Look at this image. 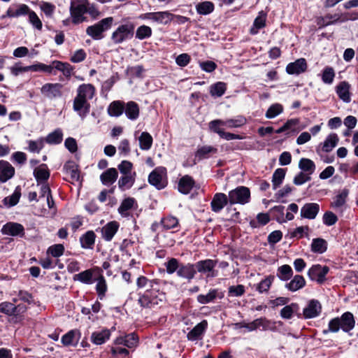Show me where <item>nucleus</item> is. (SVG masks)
I'll list each match as a JSON object with an SVG mask.
<instances>
[{
	"label": "nucleus",
	"mask_w": 358,
	"mask_h": 358,
	"mask_svg": "<svg viewBox=\"0 0 358 358\" xmlns=\"http://www.w3.org/2000/svg\"><path fill=\"white\" fill-rule=\"evenodd\" d=\"M95 88L91 84H83L78 87L73 108L82 119L90 112V105L88 101L93 98Z\"/></svg>",
	"instance_id": "nucleus-1"
},
{
	"label": "nucleus",
	"mask_w": 358,
	"mask_h": 358,
	"mask_svg": "<svg viewBox=\"0 0 358 358\" xmlns=\"http://www.w3.org/2000/svg\"><path fill=\"white\" fill-rule=\"evenodd\" d=\"M134 29L135 25L132 22L122 23L113 31L110 40L115 45L131 40L134 36Z\"/></svg>",
	"instance_id": "nucleus-2"
},
{
	"label": "nucleus",
	"mask_w": 358,
	"mask_h": 358,
	"mask_svg": "<svg viewBox=\"0 0 358 358\" xmlns=\"http://www.w3.org/2000/svg\"><path fill=\"white\" fill-rule=\"evenodd\" d=\"M355 320L350 312L344 313L341 317H336L330 320L329 331L338 332L341 329L345 332H349L354 329Z\"/></svg>",
	"instance_id": "nucleus-3"
},
{
	"label": "nucleus",
	"mask_w": 358,
	"mask_h": 358,
	"mask_svg": "<svg viewBox=\"0 0 358 358\" xmlns=\"http://www.w3.org/2000/svg\"><path fill=\"white\" fill-rule=\"evenodd\" d=\"M164 294L160 292L157 288L151 287L147 289L145 292L139 297L138 303L142 307L152 308L162 303Z\"/></svg>",
	"instance_id": "nucleus-4"
},
{
	"label": "nucleus",
	"mask_w": 358,
	"mask_h": 358,
	"mask_svg": "<svg viewBox=\"0 0 358 358\" xmlns=\"http://www.w3.org/2000/svg\"><path fill=\"white\" fill-rule=\"evenodd\" d=\"M113 21L114 20L112 17L103 18L97 23L88 27L86 29V33L93 39L100 40L103 37V33L110 29Z\"/></svg>",
	"instance_id": "nucleus-5"
},
{
	"label": "nucleus",
	"mask_w": 358,
	"mask_h": 358,
	"mask_svg": "<svg viewBox=\"0 0 358 358\" xmlns=\"http://www.w3.org/2000/svg\"><path fill=\"white\" fill-rule=\"evenodd\" d=\"M229 203L230 205L241 204L244 205L250 201V191L249 188L244 186H239L231 191L228 194Z\"/></svg>",
	"instance_id": "nucleus-6"
},
{
	"label": "nucleus",
	"mask_w": 358,
	"mask_h": 358,
	"mask_svg": "<svg viewBox=\"0 0 358 358\" xmlns=\"http://www.w3.org/2000/svg\"><path fill=\"white\" fill-rule=\"evenodd\" d=\"M173 15L169 11H159L143 13L139 18L152 24H167L173 20Z\"/></svg>",
	"instance_id": "nucleus-7"
},
{
	"label": "nucleus",
	"mask_w": 358,
	"mask_h": 358,
	"mask_svg": "<svg viewBox=\"0 0 358 358\" xmlns=\"http://www.w3.org/2000/svg\"><path fill=\"white\" fill-rule=\"evenodd\" d=\"M87 0H73L71 1L70 13L74 24H80L85 21L84 15L87 13Z\"/></svg>",
	"instance_id": "nucleus-8"
},
{
	"label": "nucleus",
	"mask_w": 358,
	"mask_h": 358,
	"mask_svg": "<svg viewBox=\"0 0 358 358\" xmlns=\"http://www.w3.org/2000/svg\"><path fill=\"white\" fill-rule=\"evenodd\" d=\"M166 175V169L163 167H158L150 173L148 181L157 189H164L167 185Z\"/></svg>",
	"instance_id": "nucleus-9"
},
{
	"label": "nucleus",
	"mask_w": 358,
	"mask_h": 358,
	"mask_svg": "<svg viewBox=\"0 0 358 358\" xmlns=\"http://www.w3.org/2000/svg\"><path fill=\"white\" fill-rule=\"evenodd\" d=\"M329 271V268L327 266L315 264L309 268L308 275L311 280H315L318 283L322 284L326 280V275Z\"/></svg>",
	"instance_id": "nucleus-10"
},
{
	"label": "nucleus",
	"mask_w": 358,
	"mask_h": 358,
	"mask_svg": "<svg viewBox=\"0 0 358 358\" xmlns=\"http://www.w3.org/2000/svg\"><path fill=\"white\" fill-rule=\"evenodd\" d=\"M62 85L60 83H46L41 88V92L46 98L55 99L62 96Z\"/></svg>",
	"instance_id": "nucleus-11"
},
{
	"label": "nucleus",
	"mask_w": 358,
	"mask_h": 358,
	"mask_svg": "<svg viewBox=\"0 0 358 358\" xmlns=\"http://www.w3.org/2000/svg\"><path fill=\"white\" fill-rule=\"evenodd\" d=\"M322 310L320 303L315 299L310 300L307 306L303 308V315L304 318L310 319L320 315Z\"/></svg>",
	"instance_id": "nucleus-12"
},
{
	"label": "nucleus",
	"mask_w": 358,
	"mask_h": 358,
	"mask_svg": "<svg viewBox=\"0 0 358 358\" xmlns=\"http://www.w3.org/2000/svg\"><path fill=\"white\" fill-rule=\"evenodd\" d=\"M216 262L212 259H206L198 262L195 268L199 273H208V277H215L217 275L214 271Z\"/></svg>",
	"instance_id": "nucleus-13"
},
{
	"label": "nucleus",
	"mask_w": 358,
	"mask_h": 358,
	"mask_svg": "<svg viewBox=\"0 0 358 358\" xmlns=\"http://www.w3.org/2000/svg\"><path fill=\"white\" fill-rule=\"evenodd\" d=\"M229 203V196L224 193H216L211 201V210L215 213L220 212Z\"/></svg>",
	"instance_id": "nucleus-14"
},
{
	"label": "nucleus",
	"mask_w": 358,
	"mask_h": 358,
	"mask_svg": "<svg viewBox=\"0 0 358 358\" xmlns=\"http://www.w3.org/2000/svg\"><path fill=\"white\" fill-rule=\"evenodd\" d=\"M320 211V206L316 203H308L301 208L300 214L303 218L313 220Z\"/></svg>",
	"instance_id": "nucleus-15"
},
{
	"label": "nucleus",
	"mask_w": 358,
	"mask_h": 358,
	"mask_svg": "<svg viewBox=\"0 0 358 358\" xmlns=\"http://www.w3.org/2000/svg\"><path fill=\"white\" fill-rule=\"evenodd\" d=\"M307 63L305 59L300 58L294 62H291L286 66V71L290 75H299L306 71Z\"/></svg>",
	"instance_id": "nucleus-16"
},
{
	"label": "nucleus",
	"mask_w": 358,
	"mask_h": 358,
	"mask_svg": "<svg viewBox=\"0 0 358 358\" xmlns=\"http://www.w3.org/2000/svg\"><path fill=\"white\" fill-rule=\"evenodd\" d=\"M24 227L19 223L8 222L4 224L1 229V231L5 235L8 236H21L24 235Z\"/></svg>",
	"instance_id": "nucleus-17"
},
{
	"label": "nucleus",
	"mask_w": 358,
	"mask_h": 358,
	"mask_svg": "<svg viewBox=\"0 0 358 358\" xmlns=\"http://www.w3.org/2000/svg\"><path fill=\"white\" fill-rule=\"evenodd\" d=\"M350 85L346 81L341 82L336 87V92L341 100L344 103H350L351 101V93L350 92Z\"/></svg>",
	"instance_id": "nucleus-18"
},
{
	"label": "nucleus",
	"mask_w": 358,
	"mask_h": 358,
	"mask_svg": "<svg viewBox=\"0 0 358 358\" xmlns=\"http://www.w3.org/2000/svg\"><path fill=\"white\" fill-rule=\"evenodd\" d=\"M119 227L120 225L117 222H109L101 229L102 238L106 241H110L117 233Z\"/></svg>",
	"instance_id": "nucleus-19"
},
{
	"label": "nucleus",
	"mask_w": 358,
	"mask_h": 358,
	"mask_svg": "<svg viewBox=\"0 0 358 358\" xmlns=\"http://www.w3.org/2000/svg\"><path fill=\"white\" fill-rule=\"evenodd\" d=\"M15 174V169L12 165L3 160H0V182H6Z\"/></svg>",
	"instance_id": "nucleus-20"
},
{
	"label": "nucleus",
	"mask_w": 358,
	"mask_h": 358,
	"mask_svg": "<svg viewBox=\"0 0 358 358\" xmlns=\"http://www.w3.org/2000/svg\"><path fill=\"white\" fill-rule=\"evenodd\" d=\"M194 185V179L191 176L185 175L179 180L178 189L180 193L187 194L191 192Z\"/></svg>",
	"instance_id": "nucleus-21"
},
{
	"label": "nucleus",
	"mask_w": 358,
	"mask_h": 358,
	"mask_svg": "<svg viewBox=\"0 0 358 358\" xmlns=\"http://www.w3.org/2000/svg\"><path fill=\"white\" fill-rule=\"evenodd\" d=\"M208 327V322L203 320L197 324L188 334L187 339L194 341L199 340Z\"/></svg>",
	"instance_id": "nucleus-22"
},
{
	"label": "nucleus",
	"mask_w": 358,
	"mask_h": 358,
	"mask_svg": "<svg viewBox=\"0 0 358 358\" xmlns=\"http://www.w3.org/2000/svg\"><path fill=\"white\" fill-rule=\"evenodd\" d=\"M224 294L218 289H211L206 294H199L197 296V301L201 304H206L214 301L217 298L222 299Z\"/></svg>",
	"instance_id": "nucleus-23"
},
{
	"label": "nucleus",
	"mask_w": 358,
	"mask_h": 358,
	"mask_svg": "<svg viewBox=\"0 0 358 358\" xmlns=\"http://www.w3.org/2000/svg\"><path fill=\"white\" fill-rule=\"evenodd\" d=\"M196 273L195 266L192 264H181L178 270L177 275L180 278H183L190 280L194 278Z\"/></svg>",
	"instance_id": "nucleus-24"
},
{
	"label": "nucleus",
	"mask_w": 358,
	"mask_h": 358,
	"mask_svg": "<svg viewBox=\"0 0 358 358\" xmlns=\"http://www.w3.org/2000/svg\"><path fill=\"white\" fill-rule=\"evenodd\" d=\"M110 330L107 329L94 331L92 334L91 341L95 345H101L110 338Z\"/></svg>",
	"instance_id": "nucleus-25"
},
{
	"label": "nucleus",
	"mask_w": 358,
	"mask_h": 358,
	"mask_svg": "<svg viewBox=\"0 0 358 358\" xmlns=\"http://www.w3.org/2000/svg\"><path fill=\"white\" fill-rule=\"evenodd\" d=\"M124 111L127 117L131 120H135L139 116L138 105L132 101L127 102L124 106Z\"/></svg>",
	"instance_id": "nucleus-26"
},
{
	"label": "nucleus",
	"mask_w": 358,
	"mask_h": 358,
	"mask_svg": "<svg viewBox=\"0 0 358 358\" xmlns=\"http://www.w3.org/2000/svg\"><path fill=\"white\" fill-rule=\"evenodd\" d=\"M34 176L38 183L45 182L50 177V172L45 164L39 165L34 170Z\"/></svg>",
	"instance_id": "nucleus-27"
},
{
	"label": "nucleus",
	"mask_w": 358,
	"mask_h": 358,
	"mask_svg": "<svg viewBox=\"0 0 358 358\" xmlns=\"http://www.w3.org/2000/svg\"><path fill=\"white\" fill-rule=\"evenodd\" d=\"M136 204V200L132 197L124 199L118 208V213L123 217H127L129 215V210L132 209Z\"/></svg>",
	"instance_id": "nucleus-28"
},
{
	"label": "nucleus",
	"mask_w": 358,
	"mask_h": 358,
	"mask_svg": "<svg viewBox=\"0 0 358 358\" xmlns=\"http://www.w3.org/2000/svg\"><path fill=\"white\" fill-rule=\"evenodd\" d=\"M29 7L26 4H20L16 8L10 7L6 11V16L8 17H19L27 15L29 13Z\"/></svg>",
	"instance_id": "nucleus-29"
},
{
	"label": "nucleus",
	"mask_w": 358,
	"mask_h": 358,
	"mask_svg": "<svg viewBox=\"0 0 358 358\" xmlns=\"http://www.w3.org/2000/svg\"><path fill=\"white\" fill-rule=\"evenodd\" d=\"M118 176V173L115 168H110L104 171L100 176L101 182L104 185H110L114 183Z\"/></svg>",
	"instance_id": "nucleus-30"
},
{
	"label": "nucleus",
	"mask_w": 358,
	"mask_h": 358,
	"mask_svg": "<svg viewBox=\"0 0 358 358\" xmlns=\"http://www.w3.org/2000/svg\"><path fill=\"white\" fill-rule=\"evenodd\" d=\"M306 285V280L302 275H296L293 279L285 285V287L291 292H296Z\"/></svg>",
	"instance_id": "nucleus-31"
},
{
	"label": "nucleus",
	"mask_w": 358,
	"mask_h": 358,
	"mask_svg": "<svg viewBox=\"0 0 358 358\" xmlns=\"http://www.w3.org/2000/svg\"><path fill=\"white\" fill-rule=\"evenodd\" d=\"M54 69L61 71L65 77H70L73 68L69 63L55 60L52 61V71Z\"/></svg>",
	"instance_id": "nucleus-32"
},
{
	"label": "nucleus",
	"mask_w": 358,
	"mask_h": 358,
	"mask_svg": "<svg viewBox=\"0 0 358 358\" xmlns=\"http://www.w3.org/2000/svg\"><path fill=\"white\" fill-rule=\"evenodd\" d=\"M340 17L339 14H328L324 17H318L317 19V24L320 27H324L338 22Z\"/></svg>",
	"instance_id": "nucleus-33"
},
{
	"label": "nucleus",
	"mask_w": 358,
	"mask_h": 358,
	"mask_svg": "<svg viewBox=\"0 0 358 358\" xmlns=\"http://www.w3.org/2000/svg\"><path fill=\"white\" fill-rule=\"evenodd\" d=\"M95 234L92 231H88L80 238V244L83 248L89 249L92 248L95 242Z\"/></svg>",
	"instance_id": "nucleus-34"
},
{
	"label": "nucleus",
	"mask_w": 358,
	"mask_h": 358,
	"mask_svg": "<svg viewBox=\"0 0 358 358\" xmlns=\"http://www.w3.org/2000/svg\"><path fill=\"white\" fill-rule=\"evenodd\" d=\"M299 168L302 172L308 173L311 176L315 170V164L313 161L310 159L302 158L299 162Z\"/></svg>",
	"instance_id": "nucleus-35"
},
{
	"label": "nucleus",
	"mask_w": 358,
	"mask_h": 358,
	"mask_svg": "<svg viewBox=\"0 0 358 358\" xmlns=\"http://www.w3.org/2000/svg\"><path fill=\"white\" fill-rule=\"evenodd\" d=\"M75 280L81 282L82 283L91 285L93 283V271L92 269H87L83 272H80L73 277Z\"/></svg>",
	"instance_id": "nucleus-36"
},
{
	"label": "nucleus",
	"mask_w": 358,
	"mask_h": 358,
	"mask_svg": "<svg viewBox=\"0 0 358 358\" xmlns=\"http://www.w3.org/2000/svg\"><path fill=\"white\" fill-rule=\"evenodd\" d=\"M338 142V137L336 134H329L323 143L322 150L329 152L334 148Z\"/></svg>",
	"instance_id": "nucleus-37"
},
{
	"label": "nucleus",
	"mask_w": 358,
	"mask_h": 358,
	"mask_svg": "<svg viewBox=\"0 0 358 358\" xmlns=\"http://www.w3.org/2000/svg\"><path fill=\"white\" fill-rule=\"evenodd\" d=\"M299 309V305L296 303H292L283 307L280 313V317L283 319H291L294 313Z\"/></svg>",
	"instance_id": "nucleus-38"
},
{
	"label": "nucleus",
	"mask_w": 358,
	"mask_h": 358,
	"mask_svg": "<svg viewBox=\"0 0 358 358\" xmlns=\"http://www.w3.org/2000/svg\"><path fill=\"white\" fill-rule=\"evenodd\" d=\"M124 103L120 101L112 102L108 108L109 115L113 117L120 116L124 111Z\"/></svg>",
	"instance_id": "nucleus-39"
},
{
	"label": "nucleus",
	"mask_w": 358,
	"mask_h": 358,
	"mask_svg": "<svg viewBox=\"0 0 358 358\" xmlns=\"http://www.w3.org/2000/svg\"><path fill=\"white\" fill-rule=\"evenodd\" d=\"M138 141L139 147L141 150H148L152 147L153 140L152 136L148 132H142Z\"/></svg>",
	"instance_id": "nucleus-40"
},
{
	"label": "nucleus",
	"mask_w": 358,
	"mask_h": 358,
	"mask_svg": "<svg viewBox=\"0 0 358 358\" xmlns=\"http://www.w3.org/2000/svg\"><path fill=\"white\" fill-rule=\"evenodd\" d=\"M196 10L199 14L206 15L214 10V4L208 1L199 3L196 5Z\"/></svg>",
	"instance_id": "nucleus-41"
},
{
	"label": "nucleus",
	"mask_w": 358,
	"mask_h": 358,
	"mask_svg": "<svg viewBox=\"0 0 358 358\" xmlns=\"http://www.w3.org/2000/svg\"><path fill=\"white\" fill-rule=\"evenodd\" d=\"M77 334L78 333L75 330H71L69 331L62 336V343L66 346L76 345L78 342V337L77 336Z\"/></svg>",
	"instance_id": "nucleus-42"
},
{
	"label": "nucleus",
	"mask_w": 358,
	"mask_h": 358,
	"mask_svg": "<svg viewBox=\"0 0 358 358\" xmlns=\"http://www.w3.org/2000/svg\"><path fill=\"white\" fill-rule=\"evenodd\" d=\"M327 248V243L325 240L322 238H315L311 243V250L313 252L322 254Z\"/></svg>",
	"instance_id": "nucleus-43"
},
{
	"label": "nucleus",
	"mask_w": 358,
	"mask_h": 358,
	"mask_svg": "<svg viewBox=\"0 0 358 358\" xmlns=\"http://www.w3.org/2000/svg\"><path fill=\"white\" fill-rule=\"evenodd\" d=\"M227 85L223 82H217L210 87V94L212 96L220 97L226 92Z\"/></svg>",
	"instance_id": "nucleus-44"
},
{
	"label": "nucleus",
	"mask_w": 358,
	"mask_h": 358,
	"mask_svg": "<svg viewBox=\"0 0 358 358\" xmlns=\"http://www.w3.org/2000/svg\"><path fill=\"white\" fill-rule=\"evenodd\" d=\"M293 271L290 266L287 264L282 265L278 268L277 276L283 281H287L291 278Z\"/></svg>",
	"instance_id": "nucleus-45"
},
{
	"label": "nucleus",
	"mask_w": 358,
	"mask_h": 358,
	"mask_svg": "<svg viewBox=\"0 0 358 358\" xmlns=\"http://www.w3.org/2000/svg\"><path fill=\"white\" fill-rule=\"evenodd\" d=\"M335 71L331 66H326L322 73V80L324 84L331 85L335 78Z\"/></svg>",
	"instance_id": "nucleus-46"
},
{
	"label": "nucleus",
	"mask_w": 358,
	"mask_h": 358,
	"mask_svg": "<svg viewBox=\"0 0 358 358\" xmlns=\"http://www.w3.org/2000/svg\"><path fill=\"white\" fill-rule=\"evenodd\" d=\"M31 71L34 72H45L49 74L55 75V72H52V62L50 65L45 64L43 63H36L29 66Z\"/></svg>",
	"instance_id": "nucleus-47"
},
{
	"label": "nucleus",
	"mask_w": 358,
	"mask_h": 358,
	"mask_svg": "<svg viewBox=\"0 0 358 358\" xmlns=\"http://www.w3.org/2000/svg\"><path fill=\"white\" fill-rule=\"evenodd\" d=\"M283 112V106L280 103L272 104L266 112L265 116L268 119H273Z\"/></svg>",
	"instance_id": "nucleus-48"
},
{
	"label": "nucleus",
	"mask_w": 358,
	"mask_h": 358,
	"mask_svg": "<svg viewBox=\"0 0 358 358\" xmlns=\"http://www.w3.org/2000/svg\"><path fill=\"white\" fill-rule=\"evenodd\" d=\"M285 176L284 169H277L273 174L272 183L273 189L278 188L282 182Z\"/></svg>",
	"instance_id": "nucleus-49"
},
{
	"label": "nucleus",
	"mask_w": 358,
	"mask_h": 358,
	"mask_svg": "<svg viewBox=\"0 0 358 358\" xmlns=\"http://www.w3.org/2000/svg\"><path fill=\"white\" fill-rule=\"evenodd\" d=\"M20 196V191L17 188L10 196L3 199V204L7 207L14 206L19 202Z\"/></svg>",
	"instance_id": "nucleus-50"
},
{
	"label": "nucleus",
	"mask_w": 358,
	"mask_h": 358,
	"mask_svg": "<svg viewBox=\"0 0 358 358\" xmlns=\"http://www.w3.org/2000/svg\"><path fill=\"white\" fill-rule=\"evenodd\" d=\"M246 123V119L241 115L236 116L233 118L227 119L226 127L228 129L238 128Z\"/></svg>",
	"instance_id": "nucleus-51"
},
{
	"label": "nucleus",
	"mask_w": 358,
	"mask_h": 358,
	"mask_svg": "<svg viewBox=\"0 0 358 358\" xmlns=\"http://www.w3.org/2000/svg\"><path fill=\"white\" fill-rule=\"evenodd\" d=\"M152 29L146 25L138 27L136 31V38L139 40L148 38L152 36Z\"/></svg>",
	"instance_id": "nucleus-52"
},
{
	"label": "nucleus",
	"mask_w": 358,
	"mask_h": 358,
	"mask_svg": "<svg viewBox=\"0 0 358 358\" xmlns=\"http://www.w3.org/2000/svg\"><path fill=\"white\" fill-rule=\"evenodd\" d=\"M273 276L269 275L266 277L257 284V290L261 294L267 292L273 283Z\"/></svg>",
	"instance_id": "nucleus-53"
},
{
	"label": "nucleus",
	"mask_w": 358,
	"mask_h": 358,
	"mask_svg": "<svg viewBox=\"0 0 358 358\" xmlns=\"http://www.w3.org/2000/svg\"><path fill=\"white\" fill-rule=\"evenodd\" d=\"M28 150L31 152L39 153L44 146L43 138H38L36 141H28Z\"/></svg>",
	"instance_id": "nucleus-54"
},
{
	"label": "nucleus",
	"mask_w": 358,
	"mask_h": 358,
	"mask_svg": "<svg viewBox=\"0 0 358 358\" xmlns=\"http://www.w3.org/2000/svg\"><path fill=\"white\" fill-rule=\"evenodd\" d=\"M134 182V179L131 176L125 175L120 178L118 186L121 190L124 191L131 187Z\"/></svg>",
	"instance_id": "nucleus-55"
},
{
	"label": "nucleus",
	"mask_w": 358,
	"mask_h": 358,
	"mask_svg": "<svg viewBox=\"0 0 358 358\" xmlns=\"http://www.w3.org/2000/svg\"><path fill=\"white\" fill-rule=\"evenodd\" d=\"M0 312L8 315H15L17 313V307L10 302L0 303Z\"/></svg>",
	"instance_id": "nucleus-56"
},
{
	"label": "nucleus",
	"mask_w": 358,
	"mask_h": 358,
	"mask_svg": "<svg viewBox=\"0 0 358 358\" xmlns=\"http://www.w3.org/2000/svg\"><path fill=\"white\" fill-rule=\"evenodd\" d=\"M63 134L61 129H56L53 132L48 134L46 141L50 144H58L62 141Z\"/></svg>",
	"instance_id": "nucleus-57"
},
{
	"label": "nucleus",
	"mask_w": 358,
	"mask_h": 358,
	"mask_svg": "<svg viewBox=\"0 0 358 358\" xmlns=\"http://www.w3.org/2000/svg\"><path fill=\"white\" fill-rule=\"evenodd\" d=\"M259 329H262V331H275V322L267 320L265 317H260L257 319Z\"/></svg>",
	"instance_id": "nucleus-58"
},
{
	"label": "nucleus",
	"mask_w": 358,
	"mask_h": 358,
	"mask_svg": "<svg viewBox=\"0 0 358 358\" xmlns=\"http://www.w3.org/2000/svg\"><path fill=\"white\" fill-rule=\"evenodd\" d=\"M96 290L101 299L105 296V293L107 291V285L106 280L103 276L101 275L97 279V283L96 285Z\"/></svg>",
	"instance_id": "nucleus-59"
},
{
	"label": "nucleus",
	"mask_w": 358,
	"mask_h": 358,
	"mask_svg": "<svg viewBox=\"0 0 358 358\" xmlns=\"http://www.w3.org/2000/svg\"><path fill=\"white\" fill-rule=\"evenodd\" d=\"M266 15L260 13L259 15L255 18L254 21V27L250 30L251 34H255L257 33V29H261L265 26Z\"/></svg>",
	"instance_id": "nucleus-60"
},
{
	"label": "nucleus",
	"mask_w": 358,
	"mask_h": 358,
	"mask_svg": "<svg viewBox=\"0 0 358 358\" xmlns=\"http://www.w3.org/2000/svg\"><path fill=\"white\" fill-rule=\"evenodd\" d=\"M162 224L166 229H171L178 227V220L176 217L173 216H167L162 219Z\"/></svg>",
	"instance_id": "nucleus-61"
},
{
	"label": "nucleus",
	"mask_w": 358,
	"mask_h": 358,
	"mask_svg": "<svg viewBox=\"0 0 358 358\" xmlns=\"http://www.w3.org/2000/svg\"><path fill=\"white\" fill-rule=\"evenodd\" d=\"M27 15L29 17V23L31 24L32 26L36 29L41 30L42 29L43 24L41 20L39 19L36 13L30 9Z\"/></svg>",
	"instance_id": "nucleus-62"
},
{
	"label": "nucleus",
	"mask_w": 358,
	"mask_h": 358,
	"mask_svg": "<svg viewBox=\"0 0 358 358\" xmlns=\"http://www.w3.org/2000/svg\"><path fill=\"white\" fill-rule=\"evenodd\" d=\"M64 252V247L62 244H55L48 248L47 252L54 257H61Z\"/></svg>",
	"instance_id": "nucleus-63"
},
{
	"label": "nucleus",
	"mask_w": 358,
	"mask_h": 358,
	"mask_svg": "<svg viewBox=\"0 0 358 358\" xmlns=\"http://www.w3.org/2000/svg\"><path fill=\"white\" fill-rule=\"evenodd\" d=\"M40 8L48 17H51L55 10V6L53 4L45 1L40 3Z\"/></svg>",
	"instance_id": "nucleus-64"
}]
</instances>
